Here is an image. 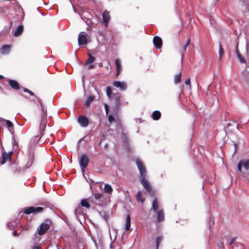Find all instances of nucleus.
<instances>
[{"mask_svg": "<svg viewBox=\"0 0 249 249\" xmlns=\"http://www.w3.org/2000/svg\"><path fill=\"white\" fill-rule=\"evenodd\" d=\"M36 98L40 104L41 110V116L38 134L35 136L34 142L38 143L39 144H42L44 143V142L43 141H40V139L43 135V132L45 130L47 124V111L43 105L41 99L37 96H36Z\"/></svg>", "mask_w": 249, "mask_h": 249, "instance_id": "nucleus-1", "label": "nucleus"}, {"mask_svg": "<svg viewBox=\"0 0 249 249\" xmlns=\"http://www.w3.org/2000/svg\"><path fill=\"white\" fill-rule=\"evenodd\" d=\"M136 164L139 169L140 173V182L142 184L143 187L148 192H150L151 190V187L149 182L145 179L146 177V170L145 166L143 164L142 161L140 159H137Z\"/></svg>", "mask_w": 249, "mask_h": 249, "instance_id": "nucleus-2", "label": "nucleus"}, {"mask_svg": "<svg viewBox=\"0 0 249 249\" xmlns=\"http://www.w3.org/2000/svg\"><path fill=\"white\" fill-rule=\"evenodd\" d=\"M52 224L51 220L49 219L45 220L38 228L36 234H38L40 236L43 235L50 228Z\"/></svg>", "mask_w": 249, "mask_h": 249, "instance_id": "nucleus-3", "label": "nucleus"}, {"mask_svg": "<svg viewBox=\"0 0 249 249\" xmlns=\"http://www.w3.org/2000/svg\"><path fill=\"white\" fill-rule=\"evenodd\" d=\"M43 210V208L38 207H34L33 206L26 207L24 208V213L26 214H30L32 213H36L41 212Z\"/></svg>", "mask_w": 249, "mask_h": 249, "instance_id": "nucleus-4", "label": "nucleus"}, {"mask_svg": "<svg viewBox=\"0 0 249 249\" xmlns=\"http://www.w3.org/2000/svg\"><path fill=\"white\" fill-rule=\"evenodd\" d=\"M89 160L87 154H83L81 156L79 164L82 172L84 171L85 169L88 165Z\"/></svg>", "mask_w": 249, "mask_h": 249, "instance_id": "nucleus-5", "label": "nucleus"}, {"mask_svg": "<svg viewBox=\"0 0 249 249\" xmlns=\"http://www.w3.org/2000/svg\"><path fill=\"white\" fill-rule=\"evenodd\" d=\"M78 43L79 46L87 45L88 43L87 34L85 32L79 33L78 37Z\"/></svg>", "mask_w": 249, "mask_h": 249, "instance_id": "nucleus-6", "label": "nucleus"}, {"mask_svg": "<svg viewBox=\"0 0 249 249\" xmlns=\"http://www.w3.org/2000/svg\"><path fill=\"white\" fill-rule=\"evenodd\" d=\"M243 166L246 172L249 170V159L241 160L238 163V169L241 172L242 167Z\"/></svg>", "mask_w": 249, "mask_h": 249, "instance_id": "nucleus-7", "label": "nucleus"}, {"mask_svg": "<svg viewBox=\"0 0 249 249\" xmlns=\"http://www.w3.org/2000/svg\"><path fill=\"white\" fill-rule=\"evenodd\" d=\"M113 85L119 88L120 90L124 91L126 89L127 86L126 82L124 81H116L113 82Z\"/></svg>", "mask_w": 249, "mask_h": 249, "instance_id": "nucleus-8", "label": "nucleus"}, {"mask_svg": "<svg viewBox=\"0 0 249 249\" xmlns=\"http://www.w3.org/2000/svg\"><path fill=\"white\" fill-rule=\"evenodd\" d=\"M78 123L84 127H87L89 123L88 118L85 116H80L77 119Z\"/></svg>", "mask_w": 249, "mask_h": 249, "instance_id": "nucleus-9", "label": "nucleus"}, {"mask_svg": "<svg viewBox=\"0 0 249 249\" xmlns=\"http://www.w3.org/2000/svg\"><path fill=\"white\" fill-rule=\"evenodd\" d=\"M13 154L12 152L6 153L5 152H3L2 155V160L0 162L1 164H4L7 161H10L11 159V156Z\"/></svg>", "mask_w": 249, "mask_h": 249, "instance_id": "nucleus-10", "label": "nucleus"}, {"mask_svg": "<svg viewBox=\"0 0 249 249\" xmlns=\"http://www.w3.org/2000/svg\"><path fill=\"white\" fill-rule=\"evenodd\" d=\"M153 44L157 49H160L162 45L161 38L158 36H155L153 38Z\"/></svg>", "mask_w": 249, "mask_h": 249, "instance_id": "nucleus-11", "label": "nucleus"}, {"mask_svg": "<svg viewBox=\"0 0 249 249\" xmlns=\"http://www.w3.org/2000/svg\"><path fill=\"white\" fill-rule=\"evenodd\" d=\"M104 24L106 27H107L108 23L110 20V16L109 13L104 11L102 14Z\"/></svg>", "mask_w": 249, "mask_h": 249, "instance_id": "nucleus-12", "label": "nucleus"}, {"mask_svg": "<svg viewBox=\"0 0 249 249\" xmlns=\"http://www.w3.org/2000/svg\"><path fill=\"white\" fill-rule=\"evenodd\" d=\"M8 83L13 89L18 90L20 88L18 83L16 80L10 79L8 80Z\"/></svg>", "mask_w": 249, "mask_h": 249, "instance_id": "nucleus-13", "label": "nucleus"}, {"mask_svg": "<svg viewBox=\"0 0 249 249\" xmlns=\"http://www.w3.org/2000/svg\"><path fill=\"white\" fill-rule=\"evenodd\" d=\"M115 65L116 66V69H117L116 75L118 76L119 75L120 73L122 71L121 60L118 58L116 59L115 61Z\"/></svg>", "mask_w": 249, "mask_h": 249, "instance_id": "nucleus-14", "label": "nucleus"}, {"mask_svg": "<svg viewBox=\"0 0 249 249\" xmlns=\"http://www.w3.org/2000/svg\"><path fill=\"white\" fill-rule=\"evenodd\" d=\"M164 219V212L162 210H160L157 212V220L158 222H162Z\"/></svg>", "mask_w": 249, "mask_h": 249, "instance_id": "nucleus-15", "label": "nucleus"}, {"mask_svg": "<svg viewBox=\"0 0 249 249\" xmlns=\"http://www.w3.org/2000/svg\"><path fill=\"white\" fill-rule=\"evenodd\" d=\"M23 31V26L22 25H20L18 27L16 30L15 31L14 35L15 36H19L22 33Z\"/></svg>", "mask_w": 249, "mask_h": 249, "instance_id": "nucleus-16", "label": "nucleus"}, {"mask_svg": "<svg viewBox=\"0 0 249 249\" xmlns=\"http://www.w3.org/2000/svg\"><path fill=\"white\" fill-rule=\"evenodd\" d=\"M10 47L8 45H4L2 46L0 52L2 54H7L10 52Z\"/></svg>", "mask_w": 249, "mask_h": 249, "instance_id": "nucleus-17", "label": "nucleus"}, {"mask_svg": "<svg viewBox=\"0 0 249 249\" xmlns=\"http://www.w3.org/2000/svg\"><path fill=\"white\" fill-rule=\"evenodd\" d=\"M104 191L106 193L111 194L113 191V189L110 185L108 184H106L104 188Z\"/></svg>", "mask_w": 249, "mask_h": 249, "instance_id": "nucleus-18", "label": "nucleus"}, {"mask_svg": "<svg viewBox=\"0 0 249 249\" xmlns=\"http://www.w3.org/2000/svg\"><path fill=\"white\" fill-rule=\"evenodd\" d=\"M161 116V113L159 111H154L152 113V118L154 120H159Z\"/></svg>", "mask_w": 249, "mask_h": 249, "instance_id": "nucleus-19", "label": "nucleus"}, {"mask_svg": "<svg viewBox=\"0 0 249 249\" xmlns=\"http://www.w3.org/2000/svg\"><path fill=\"white\" fill-rule=\"evenodd\" d=\"M81 207H84L88 209L90 207V205L86 199H82L80 202Z\"/></svg>", "mask_w": 249, "mask_h": 249, "instance_id": "nucleus-20", "label": "nucleus"}, {"mask_svg": "<svg viewBox=\"0 0 249 249\" xmlns=\"http://www.w3.org/2000/svg\"><path fill=\"white\" fill-rule=\"evenodd\" d=\"M75 215L77 217H78L80 215H82L83 212L81 210V207L80 206H78L75 210L74 211Z\"/></svg>", "mask_w": 249, "mask_h": 249, "instance_id": "nucleus-21", "label": "nucleus"}, {"mask_svg": "<svg viewBox=\"0 0 249 249\" xmlns=\"http://www.w3.org/2000/svg\"><path fill=\"white\" fill-rule=\"evenodd\" d=\"M125 231H128L130 229V217L129 215H127L126 217L125 221Z\"/></svg>", "mask_w": 249, "mask_h": 249, "instance_id": "nucleus-22", "label": "nucleus"}, {"mask_svg": "<svg viewBox=\"0 0 249 249\" xmlns=\"http://www.w3.org/2000/svg\"><path fill=\"white\" fill-rule=\"evenodd\" d=\"M94 96L89 95L85 102V106L87 107H89L90 106V103L94 100Z\"/></svg>", "mask_w": 249, "mask_h": 249, "instance_id": "nucleus-23", "label": "nucleus"}, {"mask_svg": "<svg viewBox=\"0 0 249 249\" xmlns=\"http://www.w3.org/2000/svg\"><path fill=\"white\" fill-rule=\"evenodd\" d=\"M159 208V203L157 200V199H155L153 202L152 204V209L155 212L157 211Z\"/></svg>", "mask_w": 249, "mask_h": 249, "instance_id": "nucleus-24", "label": "nucleus"}, {"mask_svg": "<svg viewBox=\"0 0 249 249\" xmlns=\"http://www.w3.org/2000/svg\"><path fill=\"white\" fill-rule=\"evenodd\" d=\"M5 123L6 124V126L7 128L10 131H11V130L13 128V123L9 120H6Z\"/></svg>", "mask_w": 249, "mask_h": 249, "instance_id": "nucleus-25", "label": "nucleus"}, {"mask_svg": "<svg viewBox=\"0 0 249 249\" xmlns=\"http://www.w3.org/2000/svg\"><path fill=\"white\" fill-rule=\"evenodd\" d=\"M236 53H237V57H238L240 62L241 63H246V61L244 59V58L242 57V56H241V55L239 53V51L238 50L237 47L236 48Z\"/></svg>", "mask_w": 249, "mask_h": 249, "instance_id": "nucleus-26", "label": "nucleus"}, {"mask_svg": "<svg viewBox=\"0 0 249 249\" xmlns=\"http://www.w3.org/2000/svg\"><path fill=\"white\" fill-rule=\"evenodd\" d=\"M136 198L138 202H144V198L142 197L141 192L140 191H139L137 194L136 196Z\"/></svg>", "mask_w": 249, "mask_h": 249, "instance_id": "nucleus-27", "label": "nucleus"}, {"mask_svg": "<svg viewBox=\"0 0 249 249\" xmlns=\"http://www.w3.org/2000/svg\"><path fill=\"white\" fill-rule=\"evenodd\" d=\"M88 56H89V58L86 62V64H90V63H92V62H93L94 60V57L90 53H89Z\"/></svg>", "mask_w": 249, "mask_h": 249, "instance_id": "nucleus-28", "label": "nucleus"}, {"mask_svg": "<svg viewBox=\"0 0 249 249\" xmlns=\"http://www.w3.org/2000/svg\"><path fill=\"white\" fill-rule=\"evenodd\" d=\"M181 73L180 72L178 74L176 75L174 77V82L175 84H177L180 81Z\"/></svg>", "mask_w": 249, "mask_h": 249, "instance_id": "nucleus-29", "label": "nucleus"}, {"mask_svg": "<svg viewBox=\"0 0 249 249\" xmlns=\"http://www.w3.org/2000/svg\"><path fill=\"white\" fill-rule=\"evenodd\" d=\"M218 53H219V59H221L222 58V56L223 55V54L224 53V51H223V49L222 48V47L220 43H219V44Z\"/></svg>", "mask_w": 249, "mask_h": 249, "instance_id": "nucleus-30", "label": "nucleus"}, {"mask_svg": "<svg viewBox=\"0 0 249 249\" xmlns=\"http://www.w3.org/2000/svg\"><path fill=\"white\" fill-rule=\"evenodd\" d=\"M163 239V237L162 236H160L157 237L156 239V249H158L159 248V246L160 243Z\"/></svg>", "mask_w": 249, "mask_h": 249, "instance_id": "nucleus-31", "label": "nucleus"}, {"mask_svg": "<svg viewBox=\"0 0 249 249\" xmlns=\"http://www.w3.org/2000/svg\"><path fill=\"white\" fill-rule=\"evenodd\" d=\"M106 92H107V97L109 99H110L111 97L112 90H111V88L109 86H108L107 88Z\"/></svg>", "mask_w": 249, "mask_h": 249, "instance_id": "nucleus-32", "label": "nucleus"}, {"mask_svg": "<svg viewBox=\"0 0 249 249\" xmlns=\"http://www.w3.org/2000/svg\"><path fill=\"white\" fill-rule=\"evenodd\" d=\"M190 41H191L190 39L189 38H188L187 39V42L185 43V44L184 45V47H183V51L184 52H185L186 51V48L189 45V44L190 43Z\"/></svg>", "mask_w": 249, "mask_h": 249, "instance_id": "nucleus-33", "label": "nucleus"}, {"mask_svg": "<svg viewBox=\"0 0 249 249\" xmlns=\"http://www.w3.org/2000/svg\"><path fill=\"white\" fill-rule=\"evenodd\" d=\"M103 196L102 194L100 193H95L94 194V197L96 199H99L101 198Z\"/></svg>", "mask_w": 249, "mask_h": 249, "instance_id": "nucleus-34", "label": "nucleus"}, {"mask_svg": "<svg viewBox=\"0 0 249 249\" xmlns=\"http://www.w3.org/2000/svg\"><path fill=\"white\" fill-rule=\"evenodd\" d=\"M23 91L25 92L29 93L31 96L34 95V93L32 91L30 90L29 89H28L26 88H24L23 89Z\"/></svg>", "mask_w": 249, "mask_h": 249, "instance_id": "nucleus-35", "label": "nucleus"}, {"mask_svg": "<svg viewBox=\"0 0 249 249\" xmlns=\"http://www.w3.org/2000/svg\"><path fill=\"white\" fill-rule=\"evenodd\" d=\"M108 121L112 123L114 121V118L112 115H109L108 117Z\"/></svg>", "mask_w": 249, "mask_h": 249, "instance_id": "nucleus-36", "label": "nucleus"}, {"mask_svg": "<svg viewBox=\"0 0 249 249\" xmlns=\"http://www.w3.org/2000/svg\"><path fill=\"white\" fill-rule=\"evenodd\" d=\"M185 84L189 86V88L191 89V83L190 79H188L185 82Z\"/></svg>", "mask_w": 249, "mask_h": 249, "instance_id": "nucleus-37", "label": "nucleus"}, {"mask_svg": "<svg viewBox=\"0 0 249 249\" xmlns=\"http://www.w3.org/2000/svg\"><path fill=\"white\" fill-rule=\"evenodd\" d=\"M105 108L107 114L108 113V106L107 104H105Z\"/></svg>", "mask_w": 249, "mask_h": 249, "instance_id": "nucleus-38", "label": "nucleus"}, {"mask_svg": "<svg viewBox=\"0 0 249 249\" xmlns=\"http://www.w3.org/2000/svg\"><path fill=\"white\" fill-rule=\"evenodd\" d=\"M102 216L104 217L105 220L107 221V214H106L105 212H103V214L102 215Z\"/></svg>", "mask_w": 249, "mask_h": 249, "instance_id": "nucleus-39", "label": "nucleus"}, {"mask_svg": "<svg viewBox=\"0 0 249 249\" xmlns=\"http://www.w3.org/2000/svg\"><path fill=\"white\" fill-rule=\"evenodd\" d=\"M235 239H236L235 237H233V238H232L231 239L230 242L229 243L230 245H231L234 242V241H235Z\"/></svg>", "mask_w": 249, "mask_h": 249, "instance_id": "nucleus-40", "label": "nucleus"}, {"mask_svg": "<svg viewBox=\"0 0 249 249\" xmlns=\"http://www.w3.org/2000/svg\"><path fill=\"white\" fill-rule=\"evenodd\" d=\"M6 120L1 118V117H0V124H1L3 122H5Z\"/></svg>", "mask_w": 249, "mask_h": 249, "instance_id": "nucleus-41", "label": "nucleus"}, {"mask_svg": "<svg viewBox=\"0 0 249 249\" xmlns=\"http://www.w3.org/2000/svg\"><path fill=\"white\" fill-rule=\"evenodd\" d=\"M13 234L15 236H17L19 235V233H18L16 231H14Z\"/></svg>", "mask_w": 249, "mask_h": 249, "instance_id": "nucleus-42", "label": "nucleus"}, {"mask_svg": "<svg viewBox=\"0 0 249 249\" xmlns=\"http://www.w3.org/2000/svg\"><path fill=\"white\" fill-rule=\"evenodd\" d=\"M34 249H40L41 247L39 246H35L33 247Z\"/></svg>", "mask_w": 249, "mask_h": 249, "instance_id": "nucleus-43", "label": "nucleus"}, {"mask_svg": "<svg viewBox=\"0 0 249 249\" xmlns=\"http://www.w3.org/2000/svg\"><path fill=\"white\" fill-rule=\"evenodd\" d=\"M116 104H118L120 103V99L119 97L116 98Z\"/></svg>", "mask_w": 249, "mask_h": 249, "instance_id": "nucleus-44", "label": "nucleus"}, {"mask_svg": "<svg viewBox=\"0 0 249 249\" xmlns=\"http://www.w3.org/2000/svg\"><path fill=\"white\" fill-rule=\"evenodd\" d=\"M93 67H94V66L93 65H91L89 66L88 69L89 70H90V69L93 68Z\"/></svg>", "mask_w": 249, "mask_h": 249, "instance_id": "nucleus-45", "label": "nucleus"}, {"mask_svg": "<svg viewBox=\"0 0 249 249\" xmlns=\"http://www.w3.org/2000/svg\"><path fill=\"white\" fill-rule=\"evenodd\" d=\"M222 248L223 249L224 248V245L223 244V243H221L220 246H219V248Z\"/></svg>", "mask_w": 249, "mask_h": 249, "instance_id": "nucleus-46", "label": "nucleus"}, {"mask_svg": "<svg viewBox=\"0 0 249 249\" xmlns=\"http://www.w3.org/2000/svg\"><path fill=\"white\" fill-rule=\"evenodd\" d=\"M4 78V76H2V75H0V80Z\"/></svg>", "mask_w": 249, "mask_h": 249, "instance_id": "nucleus-47", "label": "nucleus"}]
</instances>
